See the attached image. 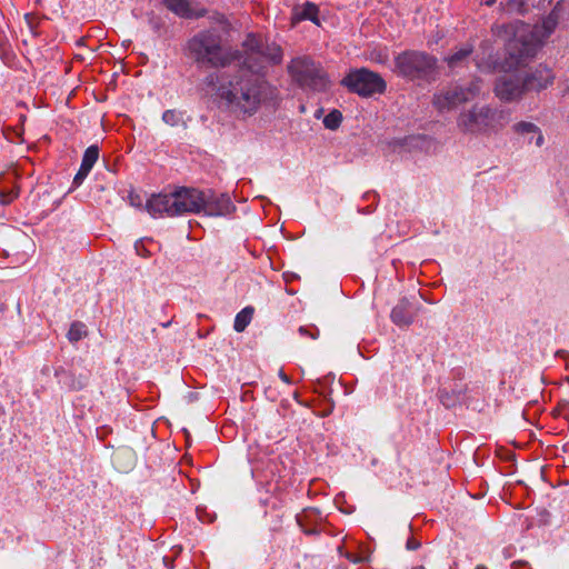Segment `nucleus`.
I'll use <instances>...</instances> for the list:
<instances>
[{
    "mask_svg": "<svg viewBox=\"0 0 569 569\" xmlns=\"http://www.w3.org/2000/svg\"><path fill=\"white\" fill-rule=\"evenodd\" d=\"M120 457H128V458L132 459V452L129 450L119 451L116 453L114 460L117 461Z\"/></svg>",
    "mask_w": 569,
    "mask_h": 569,
    "instance_id": "obj_33",
    "label": "nucleus"
},
{
    "mask_svg": "<svg viewBox=\"0 0 569 569\" xmlns=\"http://www.w3.org/2000/svg\"><path fill=\"white\" fill-rule=\"evenodd\" d=\"M298 332L301 337L310 338L312 340L318 339L319 333H320L319 329L313 325L301 326V327H299Z\"/></svg>",
    "mask_w": 569,
    "mask_h": 569,
    "instance_id": "obj_29",
    "label": "nucleus"
},
{
    "mask_svg": "<svg viewBox=\"0 0 569 569\" xmlns=\"http://www.w3.org/2000/svg\"><path fill=\"white\" fill-rule=\"evenodd\" d=\"M318 7L312 2H306L302 6H296L292 10L291 23L296 26L302 20H310L317 26L320 24L318 19Z\"/></svg>",
    "mask_w": 569,
    "mask_h": 569,
    "instance_id": "obj_19",
    "label": "nucleus"
},
{
    "mask_svg": "<svg viewBox=\"0 0 569 569\" xmlns=\"http://www.w3.org/2000/svg\"><path fill=\"white\" fill-rule=\"evenodd\" d=\"M254 309L252 307H246L237 313L234 318L233 329L237 332H242L252 320Z\"/></svg>",
    "mask_w": 569,
    "mask_h": 569,
    "instance_id": "obj_23",
    "label": "nucleus"
},
{
    "mask_svg": "<svg viewBox=\"0 0 569 569\" xmlns=\"http://www.w3.org/2000/svg\"><path fill=\"white\" fill-rule=\"evenodd\" d=\"M512 130L515 133H517L519 136H523V137L530 136V134L536 136L535 144L539 148L542 147L545 143V138H543V134H542L540 128L537 124H535L533 122L519 121L512 126Z\"/></svg>",
    "mask_w": 569,
    "mask_h": 569,
    "instance_id": "obj_21",
    "label": "nucleus"
},
{
    "mask_svg": "<svg viewBox=\"0 0 569 569\" xmlns=\"http://www.w3.org/2000/svg\"><path fill=\"white\" fill-rule=\"evenodd\" d=\"M482 91V81L478 78L471 80L467 86L455 84L436 93L433 104L440 111L451 110L459 104L473 100Z\"/></svg>",
    "mask_w": 569,
    "mask_h": 569,
    "instance_id": "obj_7",
    "label": "nucleus"
},
{
    "mask_svg": "<svg viewBox=\"0 0 569 569\" xmlns=\"http://www.w3.org/2000/svg\"><path fill=\"white\" fill-rule=\"evenodd\" d=\"M541 43L529 32L516 37L508 43V61L510 66L519 67L526 64L538 52Z\"/></svg>",
    "mask_w": 569,
    "mask_h": 569,
    "instance_id": "obj_9",
    "label": "nucleus"
},
{
    "mask_svg": "<svg viewBox=\"0 0 569 569\" xmlns=\"http://www.w3.org/2000/svg\"><path fill=\"white\" fill-rule=\"evenodd\" d=\"M341 84L349 91L361 97H371L376 93H383L386 81L377 72L366 68L351 70L342 80Z\"/></svg>",
    "mask_w": 569,
    "mask_h": 569,
    "instance_id": "obj_8",
    "label": "nucleus"
},
{
    "mask_svg": "<svg viewBox=\"0 0 569 569\" xmlns=\"http://www.w3.org/2000/svg\"><path fill=\"white\" fill-rule=\"evenodd\" d=\"M88 331L86 326L80 321H74L71 323L70 329L67 333L68 340L71 343H76L87 337Z\"/></svg>",
    "mask_w": 569,
    "mask_h": 569,
    "instance_id": "obj_25",
    "label": "nucleus"
},
{
    "mask_svg": "<svg viewBox=\"0 0 569 569\" xmlns=\"http://www.w3.org/2000/svg\"><path fill=\"white\" fill-rule=\"evenodd\" d=\"M203 83L230 111L242 116L254 114L261 104L271 102L277 97L276 88L260 73L249 71L243 64L233 76L211 72Z\"/></svg>",
    "mask_w": 569,
    "mask_h": 569,
    "instance_id": "obj_1",
    "label": "nucleus"
},
{
    "mask_svg": "<svg viewBox=\"0 0 569 569\" xmlns=\"http://www.w3.org/2000/svg\"><path fill=\"white\" fill-rule=\"evenodd\" d=\"M99 158V148L96 144L88 147L84 151L81 167H83V171H91L92 167L97 162Z\"/></svg>",
    "mask_w": 569,
    "mask_h": 569,
    "instance_id": "obj_24",
    "label": "nucleus"
},
{
    "mask_svg": "<svg viewBox=\"0 0 569 569\" xmlns=\"http://www.w3.org/2000/svg\"><path fill=\"white\" fill-rule=\"evenodd\" d=\"M176 216L199 213L203 206V191L194 188H180L173 191Z\"/></svg>",
    "mask_w": 569,
    "mask_h": 569,
    "instance_id": "obj_11",
    "label": "nucleus"
},
{
    "mask_svg": "<svg viewBox=\"0 0 569 569\" xmlns=\"http://www.w3.org/2000/svg\"><path fill=\"white\" fill-rule=\"evenodd\" d=\"M162 120L169 126H178L182 121V114L177 110H166L162 113Z\"/></svg>",
    "mask_w": 569,
    "mask_h": 569,
    "instance_id": "obj_28",
    "label": "nucleus"
},
{
    "mask_svg": "<svg viewBox=\"0 0 569 569\" xmlns=\"http://www.w3.org/2000/svg\"><path fill=\"white\" fill-rule=\"evenodd\" d=\"M54 376L59 379V383L64 385L69 390L78 391L83 389L89 381L88 373H79L67 371L62 367L56 369Z\"/></svg>",
    "mask_w": 569,
    "mask_h": 569,
    "instance_id": "obj_18",
    "label": "nucleus"
},
{
    "mask_svg": "<svg viewBox=\"0 0 569 569\" xmlns=\"http://www.w3.org/2000/svg\"><path fill=\"white\" fill-rule=\"evenodd\" d=\"M493 2H495V0H487V1H486V4H487V6H490V4H492Z\"/></svg>",
    "mask_w": 569,
    "mask_h": 569,
    "instance_id": "obj_36",
    "label": "nucleus"
},
{
    "mask_svg": "<svg viewBox=\"0 0 569 569\" xmlns=\"http://www.w3.org/2000/svg\"><path fill=\"white\" fill-rule=\"evenodd\" d=\"M472 43H465L461 47L457 48L451 54H449L445 60L450 69L459 68L465 66V63L470 58L473 52Z\"/></svg>",
    "mask_w": 569,
    "mask_h": 569,
    "instance_id": "obj_20",
    "label": "nucleus"
},
{
    "mask_svg": "<svg viewBox=\"0 0 569 569\" xmlns=\"http://www.w3.org/2000/svg\"><path fill=\"white\" fill-rule=\"evenodd\" d=\"M493 92L503 102L519 100L526 93L520 71L498 77Z\"/></svg>",
    "mask_w": 569,
    "mask_h": 569,
    "instance_id": "obj_10",
    "label": "nucleus"
},
{
    "mask_svg": "<svg viewBox=\"0 0 569 569\" xmlns=\"http://www.w3.org/2000/svg\"><path fill=\"white\" fill-rule=\"evenodd\" d=\"M173 202V192L169 194H153L147 201L146 209L151 216L167 214L169 217H174L176 212H172L174 209Z\"/></svg>",
    "mask_w": 569,
    "mask_h": 569,
    "instance_id": "obj_14",
    "label": "nucleus"
},
{
    "mask_svg": "<svg viewBox=\"0 0 569 569\" xmlns=\"http://www.w3.org/2000/svg\"><path fill=\"white\" fill-rule=\"evenodd\" d=\"M288 72L303 89L325 91L328 88L329 81L325 70L309 57L292 59Z\"/></svg>",
    "mask_w": 569,
    "mask_h": 569,
    "instance_id": "obj_6",
    "label": "nucleus"
},
{
    "mask_svg": "<svg viewBox=\"0 0 569 569\" xmlns=\"http://www.w3.org/2000/svg\"><path fill=\"white\" fill-rule=\"evenodd\" d=\"M420 546H421L420 541H418L417 539H415V538H412V537H411V538H409V539L407 540V543H406V548H407L408 550H417V549H419V548H420Z\"/></svg>",
    "mask_w": 569,
    "mask_h": 569,
    "instance_id": "obj_32",
    "label": "nucleus"
},
{
    "mask_svg": "<svg viewBox=\"0 0 569 569\" xmlns=\"http://www.w3.org/2000/svg\"><path fill=\"white\" fill-rule=\"evenodd\" d=\"M163 6L174 14L184 19L201 18L207 13L206 9L193 10L191 0H161Z\"/></svg>",
    "mask_w": 569,
    "mask_h": 569,
    "instance_id": "obj_16",
    "label": "nucleus"
},
{
    "mask_svg": "<svg viewBox=\"0 0 569 569\" xmlns=\"http://www.w3.org/2000/svg\"><path fill=\"white\" fill-rule=\"evenodd\" d=\"M525 91H540L550 86L553 81L552 71L547 68L539 66L535 70L531 71H520Z\"/></svg>",
    "mask_w": 569,
    "mask_h": 569,
    "instance_id": "obj_13",
    "label": "nucleus"
},
{
    "mask_svg": "<svg viewBox=\"0 0 569 569\" xmlns=\"http://www.w3.org/2000/svg\"><path fill=\"white\" fill-rule=\"evenodd\" d=\"M476 569H487V568L485 566H482V565H479V566L476 567Z\"/></svg>",
    "mask_w": 569,
    "mask_h": 569,
    "instance_id": "obj_37",
    "label": "nucleus"
},
{
    "mask_svg": "<svg viewBox=\"0 0 569 569\" xmlns=\"http://www.w3.org/2000/svg\"><path fill=\"white\" fill-rule=\"evenodd\" d=\"M19 196V188L12 187L11 189H7L6 187H0V203L9 204Z\"/></svg>",
    "mask_w": 569,
    "mask_h": 569,
    "instance_id": "obj_27",
    "label": "nucleus"
},
{
    "mask_svg": "<svg viewBox=\"0 0 569 569\" xmlns=\"http://www.w3.org/2000/svg\"><path fill=\"white\" fill-rule=\"evenodd\" d=\"M128 199H129V203L132 206V207H136V208H141L142 207V198L134 193V192H130L129 196H128Z\"/></svg>",
    "mask_w": 569,
    "mask_h": 569,
    "instance_id": "obj_31",
    "label": "nucleus"
},
{
    "mask_svg": "<svg viewBox=\"0 0 569 569\" xmlns=\"http://www.w3.org/2000/svg\"><path fill=\"white\" fill-rule=\"evenodd\" d=\"M559 22V10L553 8L551 12L542 20L541 24H536L529 33L541 44L556 29Z\"/></svg>",
    "mask_w": 569,
    "mask_h": 569,
    "instance_id": "obj_17",
    "label": "nucleus"
},
{
    "mask_svg": "<svg viewBox=\"0 0 569 569\" xmlns=\"http://www.w3.org/2000/svg\"><path fill=\"white\" fill-rule=\"evenodd\" d=\"M151 27L154 31H159L161 27V21L158 19H150Z\"/></svg>",
    "mask_w": 569,
    "mask_h": 569,
    "instance_id": "obj_34",
    "label": "nucleus"
},
{
    "mask_svg": "<svg viewBox=\"0 0 569 569\" xmlns=\"http://www.w3.org/2000/svg\"><path fill=\"white\" fill-rule=\"evenodd\" d=\"M418 312V309L411 302L403 298L391 310V320L399 327H409Z\"/></svg>",
    "mask_w": 569,
    "mask_h": 569,
    "instance_id": "obj_15",
    "label": "nucleus"
},
{
    "mask_svg": "<svg viewBox=\"0 0 569 569\" xmlns=\"http://www.w3.org/2000/svg\"><path fill=\"white\" fill-rule=\"evenodd\" d=\"M243 48L246 58L243 66L249 71H254L261 74L266 63L279 64L282 61V49L274 42H263L254 34H248Z\"/></svg>",
    "mask_w": 569,
    "mask_h": 569,
    "instance_id": "obj_4",
    "label": "nucleus"
},
{
    "mask_svg": "<svg viewBox=\"0 0 569 569\" xmlns=\"http://www.w3.org/2000/svg\"><path fill=\"white\" fill-rule=\"evenodd\" d=\"M234 209V204L227 194H216L210 190L208 192L203 191V206L201 207V211L207 216H228Z\"/></svg>",
    "mask_w": 569,
    "mask_h": 569,
    "instance_id": "obj_12",
    "label": "nucleus"
},
{
    "mask_svg": "<svg viewBox=\"0 0 569 569\" xmlns=\"http://www.w3.org/2000/svg\"><path fill=\"white\" fill-rule=\"evenodd\" d=\"M187 51L199 68L206 69H222L236 59L217 28L200 30L193 34L187 42Z\"/></svg>",
    "mask_w": 569,
    "mask_h": 569,
    "instance_id": "obj_2",
    "label": "nucleus"
},
{
    "mask_svg": "<svg viewBox=\"0 0 569 569\" xmlns=\"http://www.w3.org/2000/svg\"><path fill=\"white\" fill-rule=\"evenodd\" d=\"M500 8L508 16H525L528 12L527 0H501Z\"/></svg>",
    "mask_w": 569,
    "mask_h": 569,
    "instance_id": "obj_22",
    "label": "nucleus"
},
{
    "mask_svg": "<svg viewBox=\"0 0 569 569\" xmlns=\"http://www.w3.org/2000/svg\"><path fill=\"white\" fill-rule=\"evenodd\" d=\"M90 171H83V167L80 166L77 174L73 178V186L79 187L83 180L87 178Z\"/></svg>",
    "mask_w": 569,
    "mask_h": 569,
    "instance_id": "obj_30",
    "label": "nucleus"
},
{
    "mask_svg": "<svg viewBox=\"0 0 569 569\" xmlns=\"http://www.w3.org/2000/svg\"><path fill=\"white\" fill-rule=\"evenodd\" d=\"M396 71L410 80H429L436 72L437 58L425 52L407 50L395 59Z\"/></svg>",
    "mask_w": 569,
    "mask_h": 569,
    "instance_id": "obj_5",
    "label": "nucleus"
},
{
    "mask_svg": "<svg viewBox=\"0 0 569 569\" xmlns=\"http://www.w3.org/2000/svg\"><path fill=\"white\" fill-rule=\"evenodd\" d=\"M279 377L282 381H284L286 383H290V378L283 372V370H280L279 371Z\"/></svg>",
    "mask_w": 569,
    "mask_h": 569,
    "instance_id": "obj_35",
    "label": "nucleus"
},
{
    "mask_svg": "<svg viewBox=\"0 0 569 569\" xmlns=\"http://www.w3.org/2000/svg\"><path fill=\"white\" fill-rule=\"evenodd\" d=\"M412 569H426L423 566H417V567H413Z\"/></svg>",
    "mask_w": 569,
    "mask_h": 569,
    "instance_id": "obj_38",
    "label": "nucleus"
},
{
    "mask_svg": "<svg viewBox=\"0 0 569 569\" xmlns=\"http://www.w3.org/2000/svg\"><path fill=\"white\" fill-rule=\"evenodd\" d=\"M342 121V114L338 110H333L328 113L323 119V124L326 128L335 130L337 129Z\"/></svg>",
    "mask_w": 569,
    "mask_h": 569,
    "instance_id": "obj_26",
    "label": "nucleus"
},
{
    "mask_svg": "<svg viewBox=\"0 0 569 569\" xmlns=\"http://www.w3.org/2000/svg\"><path fill=\"white\" fill-rule=\"evenodd\" d=\"M3 413V408L0 406V415Z\"/></svg>",
    "mask_w": 569,
    "mask_h": 569,
    "instance_id": "obj_39",
    "label": "nucleus"
},
{
    "mask_svg": "<svg viewBox=\"0 0 569 569\" xmlns=\"http://www.w3.org/2000/svg\"><path fill=\"white\" fill-rule=\"evenodd\" d=\"M457 126L465 133L491 134L503 128L505 114L489 104H475L459 114Z\"/></svg>",
    "mask_w": 569,
    "mask_h": 569,
    "instance_id": "obj_3",
    "label": "nucleus"
}]
</instances>
